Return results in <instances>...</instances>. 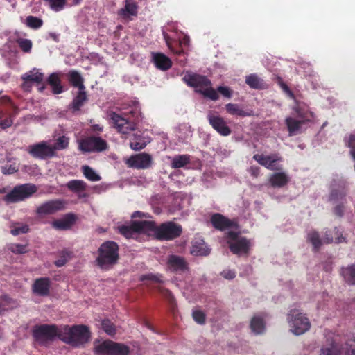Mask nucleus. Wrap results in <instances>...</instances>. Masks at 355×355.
<instances>
[{
  "instance_id": "f257e3e1",
  "label": "nucleus",
  "mask_w": 355,
  "mask_h": 355,
  "mask_svg": "<svg viewBox=\"0 0 355 355\" xmlns=\"http://www.w3.org/2000/svg\"><path fill=\"white\" fill-rule=\"evenodd\" d=\"M293 110L292 116L285 119L290 136L302 132L315 120L314 113L304 103H297Z\"/></svg>"
},
{
  "instance_id": "f03ea898",
  "label": "nucleus",
  "mask_w": 355,
  "mask_h": 355,
  "mask_svg": "<svg viewBox=\"0 0 355 355\" xmlns=\"http://www.w3.org/2000/svg\"><path fill=\"white\" fill-rule=\"evenodd\" d=\"M183 80L187 85L196 88V92L202 94L212 101L218 99L217 92L229 98L232 95L231 89L227 87L219 86L217 90L214 89L211 87V81L205 76L187 73L183 77Z\"/></svg>"
},
{
  "instance_id": "7ed1b4c3",
  "label": "nucleus",
  "mask_w": 355,
  "mask_h": 355,
  "mask_svg": "<svg viewBox=\"0 0 355 355\" xmlns=\"http://www.w3.org/2000/svg\"><path fill=\"white\" fill-rule=\"evenodd\" d=\"M60 333V340L75 347L83 346L91 337L88 327L83 324L61 326Z\"/></svg>"
},
{
  "instance_id": "20e7f679",
  "label": "nucleus",
  "mask_w": 355,
  "mask_h": 355,
  "mask_svg": "<svg viewBox=\"0 0 355 355\" xmlns=\"http://www.w3.org/2000/svg\"><path fill=\"white\" fill-rule=\"evenodd\" d=\"M119 248L117 244L113 241L103 243L98 250V257L96 259L98 265L102 269H108L116 263L118 258Z\"/></svg>"
},
{
  "instance_id": "39448f33",
  "label": "nucleus",
  "mask_w": 355,
  "mask_h": 355,
  "mask_svg": "<svg viewBox=\"0 0 355 355\" xmlns=\"http://www.w3.org/2000/svg\"><path fill=\"white\" fill-rule=\"evenodd\" d=\"M61 326L55 324L36 325L33 331V336L37 343L46 345L56 338L60 339Z\"/></svg>"
},
{
  "instance_id": "423d86ee",
  "label": "nucleus",
  "mask_w": 355,
  "mask_h": 355,
  "mask_svg": "<svg viewBox=\"0 0 355 355\" xmlns=\"http://www.w3.org/2000/svg\"><path fill=\"white\" fill-rule=\"evenodd\" d=\"M225 239L233 254L237 256H245L248 254L250 242L246 238L239 235V229L236 231H230Z\"/></svg>"
},
{
  "instance_id": "0eeeda50",
  "label": "nucleus",
  "mask_w": 355,
  "mask_h": 355,
  "mask_svg": "<svg viewBox=\"0 0 355 355\" xmlns=\"http://www.w3.org/2000/svg\"><path fill=\"white\" fill-rule=\"evenodd\" d=\"M287 320L291 331L297 336L304 334L311 327V323L308 318L297 309H293L289 312L287 315Z\"/></svg>"
},
{
  "instance_id": "6e6552de",
  "label": "nucleus",
  "mask_w": 355,
  "mask_h": 355,
  "mask_svg": "<svg viewBox=\"0 0 355 355\" xmlns=\"http://www.w3.org/2000/svg\"><path fill=\"white\" fill-rule=\"evenodd\" d=\"M94 352L96 355H128L130 348L111 340L98 341L94 343Z\"/></svg>"
},
{
  "instance_id": "1a4fd4ad",
  "label": "nucleus",
  "mask_w": 355,
  "mask_h": 355,
  "mask_svg": "<svg viewBox=\"0 0 355 355\" xmlns=\"http://www.w3.org/2000/svg\"><path fill=\"white\" fill-rule=\"evenodd\" d=\"M320 355H355V334H351L343 345L333 343L323 347Z\"/></svg>"
},
{
  "instance_id": "9d476101",
  "label": "nucleus",
  "mask_w": 355,
  "mask_h": 355,
  "mask_svg": "<svg viewBox=\"0 0 355 355\" xmlns=\"http://www.w3.org/2000/svg\"><path fill=\"white\" fill-rule=\"evenodd\" d=\"M37 189L35 184H24L16 186L13 189L6 194L3 200L8 203L17 202L30 198L37 191Z\"/></svg>"
},
{
  "instance_id": "9b49d317",
  "label": "nucleus",
  "mask_w": 355,
  "mask_h": 355,
  "mask_svg": "<svg viewBox=\"0 0 355 355\" xmlns=\"http://www.w3.org/2000/svg\"><path fill=\"white\" fill-rule=\"evenodd\" d=\"M27 151L31 156L40 159H46L55 157L52 145L46 141L30 145L28 147Z\"/></svg>"
},
{
  "instance_id": "f8f14e48",
  "label": "nucleus",
  "mask_w": 355,
  "mask_h": 355,
  "mask_svg": "<svg viewBox=\"0 0 355 355\" xmlns=\"http://www.w3.org/2000/svg\"><path fill=\"white\" fill-rule=\"evenodd\" d=\"M44 78V75L40 69L33 68L21 75V88L25 92H30L33 86L35 84H40L43 81Z\"/></svg>"
},
{
  "instance_id": "ddd939ff",
  "label": "nucleus",
  "mask_w": 355,
  "mask_h": 355,
  "mask_svg": "<svg viewBox=\"0 0 355 355\" xmlns=\"http://www.w3.org/2000/svg\"><path fill=\"white\" fill-rule=\"evenodd\" d=\"M107 147V142L99 137H88L79 143L80 149L84 152H101Z\"/></svg>"
},
{
  "instance_id": "4468645a",
  "label": "nucleus",
  "mask_w": 355,
  "mask_h": 355,
  "mask_svg": "<svg viewBox=\"0 0 355 355\" xmlns=\"http://www.w3.org/2000/svg\"><path fill=\"white\" fill-rule=\"evenodd\" d=\"M260 165L270 171H279L282 169V157L277 154H256L253 156Z\"/></svg>"
},
{
  "instance_id": "2eb2a0df",
  "label": "nucleus",
  "mask_w": 355,
  "mask_h": 355,
  "mask_svg": "<svg viewBox=\"0 0 355 355\" xmlns=\"http://www.w3.org/2000/svg\"><path fill=\"white\" fill-rule=\"evenodd\" d=\"M182 227L172 222L162 224L157 230V236L164 240H171L180 235Z\"/></svg>"
},
{
  "instance_id": "dca6fc26",
  "label": "nucleus",
  "mask_w": 355,
  "mask_h": 355,
  "mask_svg": "<svg viewBox=\"0 0 355 355\" xmlns=\"http://www.w3.org/2000/svg\"><path fill=\"white\" fill-rule=\"evenodd\" d=\"M152 162V156L146 153L132 155L126 161V164L129 167L137 169L148 168L151 166Z\"/></svg>"
},
{
  "instance_id": "f3484780",
  "label": "nucleus",
  "mask_w": 355,
  "mask_h": 355,
  "mask_svg": "<svg viewBox=\"0 0 355 355\" xmlns=\"http://www.w3.org/2000/svg\"><path fill=\"white\" fill-rule=\"evenodd\" d=\"M166 270L176 273H182L188 270V263L182 257L170 254L166 258Z\"/></svg>"
},
{
  "instance_id": "a211bd4d",
  "label": "nucleus",
  "mask_w": 355,
  "mask_h": 355,
  "mask_svg": "<svg viewBox=\"0 0 355 355\" xmlns=\"http://www.w3.org/2000/svg\"><path fill=\"white\" fill-rule=\"evenodd\" d=\"M211 222L213 226L218 230L226 231L225 238L227 237V233L230 231H236L239 229L238 225L234 222L230 220L220 214H215L211 218Z\"/></svg>"
},
{
  "instance_id": "6ab92c4d",
  "label": "nucleus",
  "mask_w": 355,
  "mask_h": 355,
  "mask_svg": "<svg viewBox=\"0 0 355 355\" xmlns=\"http://www.w3.org/2000/svg\"><path fill=\"white\" fill-rule=\"evenodd\" d=\"M64 207L63 200H53L47 201L37 207L36 212L40 216L53 214L62 210Z\"/></svg>"
},
{
  "instance_id": "aec40b11",
  "label": "nucleus",
  "mask_w": 355,
  "mask_h": 355,
  "mask_svg": "<svg viewBox=\"0 0 355 355\" xmlns=\"http://www.w3.org/2000/svg\"><path fill=\"white\" fill-rule=\"evenodd\" d=\"M110 118L117 130L122 134H128L135 130V125L116 112H111Z\"/></svg>"
},
{
  "instance_id": "412c9836",
  "label": "nucleus",
  "mask_w": 355,
  "mask_h": 355,
  "mask_svg": "<svg viewBox=\"0 0 355 355\" xmlns=\"http://www.w3.org/2000/svg\"><path fill=\"white\" fill-rule=\"evenodd\" d=\"M207 119L212 128L222 136H228L231 134L230 128L221 116L209 114Z\"/></svg>"
},
{
  "instance_id": "4be33fe9",
  "label": "nucleus",
  "mask_w": 355,
  "mask_h": 355,
  "mask_svg": "<svg viewBox=\"0 0 355 355\" xmlns=\"http://www.w3.org/2000/svg\"><path fill=\"white\" fill-rule=\"evenodd\" d=\"M76 216L73 214H68L62 218L53 220L52 227L58 230H67L71 227L76 221Z\"/></svg>"
},
{
  "instance_id": "5701e85b",
  "label": "nucleus",
  "mask_w": 355,
  "mask_h": 355,
  "mask_svg": "<svg viewBox=\"0 0 355 355\" xmlns=\"http://www.w3.org/2000/svg\"><path fill=\"white\" fill-rule=\"evenodd\" d=\"M307 239L309 242L311 243L315 250H318L322 243H329L333 242L334 241L333 236L330 232H327L325 237L322 241L320 239L318 233L315 231H311L309 232L307 235Z\"/></svg>"
},
{
  "instance_id": "b1692460",
  "label": "nucleus",
  "mask_w": 355,
  "mask_h": 355,
  "mask_svg": "<svg viewBox=\"0 0 355 355\" xmlns=\"http://www.w3.org/2000/svg\"><path fill=\"white\" fill-rule=\"evenodd\" d=\"M227 112L233 116H250L253 115L252 110H243L242 105L236 103H227L225 106Z\"/></svg>"
},
{
  "instance_id": "393cba45",
  "label": "nucleus",
  "mask_w": 355,
  "mask_h": 355,
  "mask_svg": "<svg viewBox=\"0 0 355 355\" xmlns=\"http://www.w3.org/2000/svg\"><path fill=\"white\" fill-rule=\"evenodd\" d=\"M50 279L49 278L37 279L33 285V291L38 295H47L49 292Z\"/></svg>"
},
{
  "instance_id": "a878e982",
  "label": "nucleus",
  "mask_w": 355,
  "mask_h": 355,
  "mask_svg": "<svg viewBox=\"0 0 355 355\" xmlns=\"http://www.w3.org/2000/svg\"><path fill=\"white\" fill-rule=\"evenodd\" d=\"M138 6L133 0H125L124 7L118 11V15L121 17L126 19L131 16H136L137 14Z\"/></svg>"
},
{
  "instance_id": "bb28decb",
  "label": "nucleus",
  "mask_w": 355,
  "mask_h": 355,
  "mask_svg": "<svg viewBox=\"0 0 355 355\" xmlns=\"http://www.w3.org/2000/svg\"><path fill=\"white\" fill-rule=\"evenodd\" d=\"M135 227L137 230L138 234L140 233L147 234H157V230L158 229L155 222L151 220L135 221Z\"/></svg>"
},
{
  "instance_id": "cd10ccee",
  "label": "nucleus",
  "mask_w": 355,
  "mask_h": 355,
  "mask_svg": "<svg viewBox=\"0 0 355 355\" xmlns=\"http://www.w3.org/2000/svg\"><path fill=\"white\" fill-rule=\"evenodd\" d=\"M152 58L155 67L159 69L166 71L171 67V60L163 53H154Z\"/></svg>"
},
{
  "instance_id": "c85d7f7f",
  "label": "nucleus",
  "mask_w": 355,
  "mask_h": 355,
  "mask_svg": "<svg viewBox=\"0 0 355 355\" xmlns=\"http://www.w3.org/2000/svg\"><path fill=\"white\" fill-rule=\"evenodd\" d=\"M210 252L209 248L202 239H196L191 249V253L194 256H206Z\"/></svg>"
},
{
  "instance_id": "c756f323",
  "label": "nucleus",
  "mask_w": 355,
  "mask_h": 355,
  "mask_svg": "<svg viewBox=\"0 0 355 355\" xmlns=\"http://www.w3.org/2000/svg\"><path fill=\"white\" fill-rule=\"evenodd\" d=\"M289 181V177L285 172L275 173L269 178L270 184L273 187H282Z\"/></svg>"
},
{
  "instance_id": "7c9ffc66",
  "label": "nucleus",
  "mask_w": 355,
  "mask_h": 355,
  "mask_svg": "<svg viewBox=\"0 0 355 355\" xmlns=\"http://www.w3.org/2000/svg\"><path fill=\"white\" fill-rule=\"evenodd\" d=\"M250 329L254 334H261L266 330V322L262 315H254L250 322Z\"/></svg>"
},
{
  "instance_id": "2f4dec72",
  "label": "nucleus",
  "mask_w": 355,
  "mask_h": 355,
  "mask_svg": "<svg viewBox=\"0 0 355 355\" xmlns=\"http://www.w3.org/2000/svg\"><path fill=\"white\" fill-rule=\"evenodd\" d=\"M246 84L252 89H263L265 87L263 80L257 74L252 73L245 77Z\"/></svg>"
},
{
  "instance_id": "473e14b6",
  "label": "nucleus",
  "mask_w": 355,
  "mask_h": 355,
  "mask_svg": "<svg viewBox=\"0 0 355 355\" xmlns=\"http://www.w3.org/2000/svg\"><path fill=\"white\" fill-rule=\"evenodd\" d=\"M118 228L119 232L127 239H137L138 236L137 230L135 227V221L130 225H123Z\"/></svg>"
},
{
  "instance_id": "72a5a7b5",
  "label": "nucleus",
  "mask_w": 355,
  "mask_h": 355,
  "mask_svg": "<svg viewBox=\"0 0 355 355\" xmlns=\"http://www.w3.org/2000/svg\"><path fill=\"white\" fill-rule=\"evenodd\" d=\"M87 101V94L85 89H78L77 95L73 98L71 104V108L74 111L80 110L84 103Z\"/></svg>"
},
{
  "instance_id": "f704fd0d",
  "label": "nucleus",
  "mask_w": 355,
  "mask_h": 355,
  "mask_svg": "<svg viewBox=\"0 0 355 355\" xmlns=\"http://www.w3.org/2000/svg\"><path fill=\"white\" fill-rule=\"evenodd\" d=\"M132 136L133 137L130 140V146L134 150H139L144 148L146 146L147 143L149 142L148 140L141 137L140 135L134 134Z\"/></svg>"
},
{
  "instance_id": "c9c22d12",
  "label": "nucleus",
  "mask_w": 355,
  "mask_h": 355,
  "mask_svg": "<svg viewBox=\"0 0 355 355\" xmlns=\"http://www.w3.org/2000/svg\"><path fill=\"white\" fill-rule=\"evenodd\" d=\"M342 275L345 280L351 285L355 284V264L342 268Z\"/></svg>"
},
{
  "instance_id": "e433bc0d",
  "label": "nucleus",
  "mask_w": 355,
  "mask_h": 355,
  "mask_svg": "<svg viewBox=\"0 0 355 355\" xmlns=\"http://www.w3.org/2000/svg\"><path fill=\"white\" fill-rule=\"evenodd\" d=\"M190 162V157L187 155H179L171 158V167L179 168L185 166Z\"/></svg>"
},
{
  "instance_id": "4c0bfd02",
  "label": "nucleus",
  "mask_w": 355,
  "mask_h": 355,
  "mask_svg": "<svg viewBox=\"0 0 355 355\" xmlns=\"http://www.w3.org/2000/svg\"><path fill=\"white\" fill-rule=\"evenodd\" d=\"M67 188L75 193H80L86 189L87 184L81 180H73L66 184Z\"/></svg>"
},
{
  "instance_id": "58836bf2",
  "label": "nucleus",
  "mask_w": 355,
  "mask_h": 355,
  "mask_svg": "<svg viewBox=\"0 0 355 355\" xmlns=\"http://www.w3.org/2000/svg\"><path fill=\"white\" fill-rule=\"evenodd\" d=\"M69 78L70 83L76 87H78V89H85V86L83 85V79L80 74L76 71H71L69 73Z\"/></svg>"
},
{
  "instance_id": "ea45409f",
  "label": "nucleus",
  "mask_w": 355,
  "mask_h": 355,
  "mask_svg": "<svg viewBox=\"0 0 355 355\" xmlns=\"http://www.w3.org/2000/svg\"><path fill=\"white\" fill-rule=\"evenodd\" d=\"M82 171L84 176L89 181L97 182L101 179L100 175L89 166H83Z\"/></svg>"
},
{
  "instance_id": "a19ab883",
  "label": "nucleus",
  "mask_w": 355,
  "mask_h": 355,
  "mask_svg": "<svg viewBox=\"0 0 355 355\" xmlns=\"http://www.w3.org/2000/svg\"><path fill=\"white\" fill-rule=\"evenodd\" d=\"M69 139L67 137L64 135L59 137L57 139L55 144L53 146L52 145L54 153L56 154L57 150L66 149L69 146Z\"/></svg>"
},
{
  "instance_id": "79ce46f5",
  "label": "nucleus",
  "mask_w": 355,
  "mask_h": 355,
  "mask_svg": "<svg viewBox=\"0 0 355 355\" xmlns=\"http://www.w3.org/2000/svg\"><path fill=\"white\" fill-rule=\"evenodd\" d=\"M24 24L31 28L38 29L42 26L43 21L37 17L28 16L25 19Z\"/></svg>"
},
{
  "instance_id": "37998d69",
  "label": "nucleus",
  "mask_w": 355,
  "mask_h": 355,
  "mask_svg": "<svg viewBox=\"0 0 355 355\" xmlns=\"http://www.w3.org/2000/svg\"><path fill=\"white\" fill-rule=\"evenodd\" d=\"M16 306V302L7 295L0 297V311L12 309Z\"/></svg>"
},
{
  "instance_id": "c03bdc74",
  "label": "nucleus",
  "mask_w": 355,
  "mask_h": 355,
  "mask_svg": "<svg viewBox=\"0 0 355 355\" xmlns=\"http://www.w3.org/2000/svg\"><path fill=\"white\" fill-rule=\"evenodd\" d=\"M345 193L343 191V185L338 186V189L334 188V185H331V191L329 196V200L334 202H336L338 200H342L345 196Z\"/></svg>"
},
{
  "instance_id": "a18cd8bd",
  "label": "nucleus",
  "mask_w": 355,
  "mask_h": 355,
  "mask_svg": "<svg viewBox=\"0 0 355 355\" xmlns=\"http://www.w3.org/2000/svg\"><path fill=\"white\" fill-rule=\"evenodd\" d=\"M344 140L347 146L350 148V154L355 161V135L349 134L345 137Z\"/></svg>"
},
{
  "instance_id": "49530a36",
  "label": "nucleus",
  "mask_w": 355,
  "mask_h": 355,
  "mask_svg": "<svg viewBox=\"0 0 355 355\" xmlns=\"http://www.w3.org/2000/svg\"><path fill=\"white\" fill-rule=\"evenodd\" d=\"M50 8L55 11L59 12L62 10L66 3V0H44Z\"/></svg>"
},
{
  "instance_id": "de8ad7c7",
  "label": "nucleus",
  "mask_w": 355,
  "mask_h": 355,
  "mask_svg": "<svg viewBox=\"0 0 355 355\" xmlns=\"http://www.w3.org/2000/svg\"><path fill=\"white\" fill-rule=\"evenodd\" d=\"M101 328L109 336H113L116 332L115 326L109 320H103L101 322Z\"/></svg>"
},
{
  "instance_id": "09e8293b",
  "label": "nucleus",
  "mask_w": 355,
  "mask_h": 355,
  "mask_svg": "<svg viewBox=\"0 0 355 355\" xmlns=\"http://www.w3.org/2000/svg\"><path fill=\"white\" fill-rule=\"evenodd\" d=\"M71 257V252L67 250H63L60 254V258L55 261V265L58 267L63 266Z\"/></svg>"
},
{
  "instance_id": "8fccbe9b",
  "label": "nucleus",
  "mask_w": 355,
  "mask_h": 355,
  "mask_svg": "<svg viewBox=\"0 0 355 355\" xmlns=\"http://www.w3.org/2000/svg\"><path fill=\"white\" fill-rule=\"evenodd\" d=\"M4 116V113L1 111L0 112V128L2 130H5L9 127H10L13 123V119L10 115L7 116L5 119H3Z\"/></svg>"
},
{
  "instance_id": "3c124183",
  "label": "nucleus",
  "mask_w": 355,
  "mask_h": 355,
  "mask_svg": "<svg viewBox=\"0 0 355 355\" xmlns=\"http://www.w3.org/2000/svg\"><path fill=\"white\" fill-rule=\"evenodd\" d=\"M17 44L20 49L25 53H29L32 49V42L28 39H18Z\"/></svg>"
},
{
  "instance_id": "603ef678",
  "label": "nucleus",
  "mask_w": 355,
  "mask_h": 355,
  "mask_svg": "<svg viewBox=\"0 0 355 355\" xmlns=\"http://www.w3.org/2000/svg\"><path fill=\"white\" fill-rule=\"evenodd\" d=\"M29 230V227L26 224H17L14 226L11 230V234L14 236L19 235L21 234L27 233Z\"/></svg>"
},
{
  "instance_id": "864d4df0",
  "label": "nucleus",
  "mask_w": 355,
  "mask_h": 355,
  "mask_svg": "<svg viewBox=\"0 0 355 355\" xmlns=\"http://www.w3.org/2000/svg\"><path fill=\"white\" fill-rule=\"evenodd\" d=\"M193 320L198 324H204L205 322V314L199 309H195L192 313Z\"/></svg>"
},
{
  "instance_id": "5fc2aeb1",
  "label": "nucleus",
  "mask_w": 355,
  "mask_h": 355,
  "mask_svg": "<svg viewBox=\"0 0 355 355\" xmlns=\"http://www.w3.org/2000/svg\"><path fill=\"white\" fill-rule=\"evenodd\" d=\"M9 249L14 253L21 254L26 252V245L13 243L10 245Z\"/></svg>"
},
{
  "instance_id": "6e6d98bb",
  "label": "nucleus",
  "mask_w": 355,
  "mask_h": 355,
  "mask_svg": "<svg viewBox=\"0 0 355 355\" xmlns=\"http://www.w3.org/2000/svg\"><path fill=\"white\" fill-rule=\"evenodd\" d=\"M19 170L18 166L15 164H9L2 166L1 171L2 173L5 175H10L17 172Z\"/></svg>"
},
{
  "instance_id": "4d7b16f0",
  "label": "nucleus",
  "mask_w": 355,
  "mask_h": 355,
  "mask_svg": "<svg viewBox=\"0 0 355 355\" xmlns=\"http://www.w3.org/2000/svg\"><path fill=\"white\" fill-rule=\"evenodd\" d=\"M220 275L225 279L232 280L236 277V272L232 269H225L220 272Z\"/></svg>"
},
{
  "instance_id": "13d9d810",
  "label": "nucleus",
  "mask_w": 355,
  "mask_h": 355,
  "mask_svg": "<svg viewBox=\"0 0 355 355\" xmlns=\"http://www.w3.org/2000/svg\"><path fill=\"white\" fill-rule=\"evenodd\" d=\"M145 279H150L155 282H162V276L159 274H148L141 277V280L144 281Z\"/></svg>"
},
{
  "instance_id": "bf43d9fd",
  "label": "nucleus",
  "mask_w": 355,
  "mask_h": 355,
  "mask_svg": "<svg viewBox=\"0 0 355 355\" xmlns=\"http://www.w3.org/2000/svg\"><path fill=\"white\" fill-rule=\"evenodd\" d=\"M48 83L51 86L60 83V76L58 73H53L48 78Z\"/></svg>"
},
{
  "instance_id": "052dcab7",
  "label": "nucleus",
  "mask_w": 355,
  "mask_h": 355,
  "mask_svg": "<svg viewBox=\"0 0 355 355\" xmlns=\"http://www.w3.org/2000/svg\"><path fill=\"white\" fill-rule=\"evenodd\" d=\"M278 83H279L281 88L282 89V90L286 94H287V95L289 96L291 98H293V92L291 91V89L288 88V87L284 83H283V81L282 80L281 78L278 79Z\"/></svg>"
},
{
  "instance_id": "680f3d73",
  "label": "nucleus",
  "mask_w": 355,
  "mask_h": 355,
  "mask_svg": "<svg viewBox=\"0 0 355 355\" xmlns=\"http://www.w3.org/2000/svg\"><path fill=\"white\" fill-rule=\"evenodd\" d=\"M250 174L254 178H257L260 173V168L258 166H252L248 169Z\"/></svg>"
},
{
  "instance_id": "e2e57ef3",
  "label": "nucleus",
  "mask_w": 355,
  "mask_h": 355,
  "mask_svg": "<svg viewBox=\"0 0 355 355\" xmlns=\"http://www.w3.org/2000/svg\"><path fill=\"white\" fill-rule=\"evenodd\" d=\"M137 217L148 218H150V215L148 213H144V212H141L139 211H135L134 213H132V218H137Z\"/></svg>"
},
{
  "instance_id": "0e129e2a",
  "label": "nucleus",
  "mask_w": 355,
  "mask_h": 355,
  "mask_svg": "<svg viewBox=\"0 0 355 355\" xmlns=\"http://www.w3.org/2000/svg\"><path fill=\"white\" fill-rule=\"evenodd\" d=\"M52 87V91L54 94H59L62 93L63 88L62 86L60 85V83H58L57 85H54Z\"/></svg>"
},
{
  "instance_id": "69168bd1",
  "label": "nucleus",
  "mask_w": 355,
  "mask_h": 355,
  "mask_svg": "<svg viewBox=\"0 0 355 355\" xmlns=\"http://www.w3.org/2000/svg\"><path fill=\"white\" fill-rule=\"evenodd\" d=\"M163 35H164V40H165V41H166V44H167L168 47L171 51H173V49H172V47H171V38H170V37H169V36H168V35H167L164 31H163Z\"/></svg>"
},
{
  "instance_id": "338daca9",
  "label": "nucleus",
  "mask_w": 355,
  "mask_h": 355,
  "mask_svg": "<svg viewBox=\"0 0 355 355\" xmlns=\"http://www.w3.org/2000/svg\"><path fill=\"white\" fill-rule=\"evenodd\" d=\"M179 40L180 45H189V37L187 35H183L182 38H180Z\"/></svg>"
},
{
  "instance_id": "774afa93",
  "label": "nucleus",
  "mask_w": 355,
  "mask_h": 355,
  "mask_svg": "<svg viewBox=\"0 0 355 355\" xmlns=\"http://www.w3.org/2000/svg\"><path fill=\"white\" fill-rule=\"evenodd\" d=\"M91 128H92V131H94V132H102L103 130V126H101L99 124H92V125H91Z\"/></svg>"
}]
</instances>
